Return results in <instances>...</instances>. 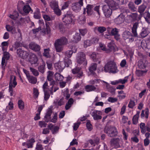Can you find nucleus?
<instances>
[{
  "label": "nucleus",
  "instance_id": "nucleus-25",
  "mask_svg": "<svg viewBox=\"0 0 150 150\" xmlns=\"http://www.w3.org/2000/svg\"><path fill=\"white\" fill-rule=\"evenodd\" d=\"M131 21L137 20L138 18V15L137 13H132L127 16Z\"/></svg>",
  "mask_w": 150,
  "mask_h": 150
},
{
  "label": "nucleus",
  "instance_id": "nucleus-40",
  "mask_svg": "<svg viewBox=\"0 0 150 150\" xmlns=\"http://www.w3.org/2000/svg\"><path fill=\"white\" fill-rule=\"evenodd\" d=\"M145 61L140 60L138 62V66L140 69L145 68L146 66V64L145 63Z\"/></svg>",
  "mask_w": 150,
  "mask_h": 150
},
{
  "label": "nucleus",
  "instance_id": "nucleus-63",
  "mask_svg": "<svg viewBox=\"0 0 150 150\" xmlns=\"http://www.w3.org/2000/svg\"><path fill=\"white\" fill-rule=\"evenodd\" d=\"M117 100V99L116 98H114L113 97H109L108 99V101L111 103H114L116 102Z\"/></svg>",
  "mask_w": 150,
  "mask_h": 150
},
{
  "label": "nucleus",
  "instance_id": "nucleus-33",
  "mask_svg": "<svg viewBox=\"0 0 150 150\" xmlns=\"http://www.w3.org/2000/svg\"><path fill=\"white\" fill-rule=\"evenodd\" d=\"M108 47L111 51L114 50H115V45L113 41H111L108 45Z\"/></svg>",
  "mask_w": 150,
  "mask_h": 150
},
{
  "label": "nucleus",
  "instance_id": "nucleus-2",
  "mask_svg": "<svg viewBox=\"0 0 150 150\" xmlns=\"http://www.w3.org/2000/svg\"><path fill=\"white\" fill-rule=\"evenodd\" d=\"M102 71L105 72L116 73L118 71L116 64L113 61H110L107 63L102 69Z\"/></svg>",
  "mask_w": 150,
  "mask_h": 150
},
{
  "label": "nucleus",
  "instance_id": "nucleus-14",
  "mask_svg": "<svg viewBox=\"0 0 150 150\" xmlns=\"http://www.w3.org/2000/svg\"><path fill=\"white\" fill-rule=\"evenodd\" d=\"M85 89L87 92L95 91L97 92L99 91V89L92 85H87L85 86Z\"/></svg>",
  "mask_w": 150,
  "mask_h": 150
},
{
  "label": "nucleus",
  "instance_id": "nucleus-5",
  "mask_svg": "<svg viewBox=\"0 0 150 150\" xmlns=\"http://www.w3.org/2000/svg\"><path fill=\"white\" fill-rule=\"evenodd\" d=\"M104 132L110 137L115 136L117 135L118 134L116 128L113 126H110L108 128H105Z\"/></svg>",
  "mask_w": 150,
  "mask_h": 150
},
{
  "label": "nucleus",
  "instance_id": "nucleus-29",
  "mask_svg": "<svg viewBox=\"0 0 150 150\" xmlns=\"http://www.w3.org/2000/svg\"><path fill=\"white\" fill-rule=\"evenodd\" d=\"M139 127L141 131L142 134H144L146 131V126L144 123L142 122L140 124Z\"/></svg>",
  "mask_w": 150,
  "mask_h": 150
},
{
  "label": "nucleus",
  "instance_id": "nucleus-47",
  "mask_svg": "<svg viewBox=\"0 0 150 150\" xmlns=\"http://www.w3.org/2000/svg\"><path fill=\"white\" fill-rule=\"evenodd\" d=\"M18 105L19 108L21 110H23L24 108V103L21 100H19L18 102Z\"/></svg>",
  "mask_w": 150,
  "mask_h": 150
},
{
  "label": "nucleus",
  "instance_id": "nucleus-62",
  "mask_svg": "<svg viewBox=\"0 0 150 150\" xmlns=\"http://www.w3.org/2000/svg\"><path fill=\"white\" fill-rule=\"evenodd\" d=\"M57 120V114L55 113L52 118L51 119L50 122H52L53 123H55L56 122Z\"/></svg>",
  "mask_w": 150,
  "mask_h": 150
},
{
  "label": "nucleus",
  "instance_id": "nucleus-6",
  "mask_svg": "<svg viewBox=\"0 0 150 150\" xmlns=\"http://www.w3.org/2000/svg\"><path fill=\"white\" fill-rule=\"evenodd\" d=\"M107 30L108 33L110 35L114 36L115 38L117 40L119 39L120 35L118 33V29L116 28H112L108 27L107 28Z\"/></svg>",
  "mask_w": 150,
  "mask_h": 150
},
{
  "label": "nucleus",
  "instance_id": "nucleus-52",
  "mask_svg": "<svg viewBox=\"0 0 150 150\" xmlns=\"http://www.w3.org/2000/svg\"><path fill=\"white\" fill-rule=\"evenodd\" d=\"M128 76L125 77L123 79H120L118 80V83H121L122 84H125L127 81Z\"/></svg>",
  "mask_w": 150,
  "mask_h": 150
},
{
  "label": "nucleus",
  "instance_id": "nucleus-1",
  "mask_svg": "<svg viewBox=\"0 0 150 150\" xmlns=\"http://www.w3.org/2000/svg\"><path fill=\"white\" fill-rule=\"evenodd\" d=\"M104 2L107 5H103L102 10L105 16L108 18L112 14L111 8L114 9L117 6V4L114 0H105Z\"/></svg>",
  "mask_w": 150,
  "mask_h": 150
},
{
  "label": "nucleus",
  "instance_id": "nucleus-50",
  "mask_svg": "<svg viewBox=\"0 0 150 150\" xmlns=\"http://www.w3.org/2000/svg\"><path fill=\"white\" fill-rule=\"evenodd\" d=\"M56 27L57 28H58L60 31L63 32L64 30V27L62 23H59L56 24Z\"/></svg>",
  "mask_w": 150,
  "mask_h": 150
},
{
  "label": "nucleus",
  "instance_id": "nucleus-26",
  "mask_svg": "<svg viewBox=\"0 0 150 150\" xmlns=\"http://www.w3.org/2000/svg\"><path fill=\"white\" fill-rule=\"evenodd\" d=\"M28 80L29 83L33 84H35L37 82V78L32 76L30 75L27 78Z\"/></svg>",
  "mask_w": 150,
  "mask_h": 150
},
{
  "label": "nucleus",
  "instance_id": "nucleus-60",
  "mask_svg": "<svg viewBox=\"0 0 150 150\" xmlns=\"http://www.w3.org/2000/svg\"><path fill=\"white\" fill-rule=\"evenodd\" d=\"M39 94L38 90L36 88H33V95L35 97L37 98L38 97Z\"/></svg>",
  "mask_w": 150,
  "mask_h": 150
},
{
  "label": "nucleus",
  "instance_id": "nucleus-3",
  "mask_svg": "<svg viewBox=\"0 0 150 150\" xmlns=\"http://www.w3.org/2000/svg\"><path fill=\"white\" fill-rule=\"evenodd\" d=\"M76 60L77 63L79 64H82L86 66L87 62L85 54L82 52H79L77 54Z\"/></svg>",
  "mask_w": 150,
  "mask_h": 150
},
{
  "label": "nucleus",
  "instance_id": "nucleus-13",
  "mask_svg": "<svg viewBox=\"0 0 150 150\" xmlns=\"http://www.w3.org/2000/svg\"><path fill=\"white\" fill-rule=\"evenodd\" d=\"M17 53L20 57L23 59L26 58L28 55V54L26 52L23 51L21 49L17 50Z\"/></svg>",
  "mask_w": 150,
  "mask_h": 150
},
{
  "label": "nucleus",
  "instance_id": "nucleus-37",
  "mask_svg": "<svg viewBox=\"0 0 150 150\" xmlns=\"http://www.w3.org/2000/svg\"><path fill=\"white\" fill-rule=\"evenodd\" d=\"M92 6L91 5H88L87 6L86 9H87V13L88 15L90 16L92 14Z\"/></svg>",
  "mask_w": 150,
  "mask_h": 150
},
{
  "label": "nucleus",
  "instance_id": "nucleus-39",
  "mask_svg": "<svg viewBox=\"0 0 150 150\" xmlns=\"http://www.w3.org/2000/svg\"><path fill=\"white\" fill-rule=\"evenodd\" d=\"M137 24L135 23L133 25V27L132 28V32L135 37H137Z\"/></svg>",
  "mask_w": 150,
  "mask_h": 150
},
{
  "label": "nucleus",
  "instance_id": "nucleus-58",
  "mask_svg": "<svg viewBox=\"0 0 150 150\" xmlns=\"http://www.w3.org/2000/svg\"><path fill=\"white\" fill-rule=\"evenodd\" d=\"M135 105V103L134 101L132 100H130L128 106L129 108L132 109Z\"/></svg>",
  "mask_w": 150,
  "mask_h": 150
},
{
  "label": "nucleus",
  "instance_id": "nucleus-4",
  "mask_svg": "<svg viewBox=\"0 0 150 150\" xmlns=\"http://www.w3.org/2000/svg\"><path fill=\"white\" fill-rule=\"evenodd\" d=\"M74 16L71 12L70 11H68L65 14L63 18V21L66 24H71L74 22Z\"/></svg>",
  "mask_w": 150,
  "mask_h": 150
},
{
  "label": "nucleus",
  "instance_id": "nucleus-10",
  "mask_svg": "<svg viewBox=\"0 0 150 150\" xmlns=\"http://www.w3.org/2000/svg\"><path fill=\"white\" fill-rule=\"evenodd\" d=\"M122 37L124 39L128 40L129 42H132L134 40V37L131 33L129 31H125L122 34Z\"/></svg>",
  "mask_w": 150,
  "mask_h": 150
},
{
  "label": "nucleus",
  "instance_id": "nucleus-27",
  "mask_svg": "<svg viewBox=\"0 0 150 150\" xmlns=\"http://www.w3.org/2000/svg\"><path fill=\"white\" fill-rule=\"evenodd\" d=\"M124 17L122 15L120 14L115 19V21L117 24H120L124 21Z\"/></svg>",
  "mask_w": 150,
  "mask_h": 150
},
{
  "label": "nucleus",
  "instance_id": "nucleus-44",
  "mask_svg": "<svg viewBox=\"0 0 150 150\" xmlns=\"http://www.w3.org/2000/svg\"><path fill=\"white\" fill-rule=\"evenodd\" d=\"M19 16L18 13L17 11H15L13 14L9 15V17L13 20H15Z\"/></svg>",
  "mask_w": 150,
  "mask_h": 150
},
{
  "label": "nucleus",
  "instance_id": "nucleus-21",
  "mask_svg": "<svg viewBox=\"0 0 150 150\" xmlns=\"http://www.w3.org/2000/svg\"><path fill=\"white\" fill-rule=\"evenodd\" d=\"M120 139L118 138H113L111 139L110 144L112 146H114L116 148L119 146Z\"/></svg>",
  "mask_w": 150,
  "mask_h": 150
},
{
  "label": "nucleus",
  "instance_id": "nucleus-38",
  "mask_svg": "<svg viewBox=\"0 0 150 150\" xmlns=\"http://www.w3.org/2000/svg\"><path fill=\"white\" fill-rule=\"evenodd\" d=\"M146 8V4H143L140 5L139 7L138 12H139L140 14L143 13L145 10Z\"/></svg>",
  "mask_w": 150,
  "mask_h": 150
},
{
  "label": "nucleus",
  "instance_id": "nucleus-53",
  "mask_svg": "<svg viewBox=\"0 0 150 150\" xmlns=\"http://www.w3.org/2000/svg\"><path fill=\"white\" fill-rule=\"evenodd\" d=\"M128 6L129 9L132 11H134L136 10V8L133 3L129 2L128 4Z\"/></svg>",
  "mask_w": 150,
  "mask_h": 150
},
{
  "label": "nucleus",
  "instance_id": "nucleus-8",
  "mask_svg": "<svg viewBox=\"0 0 150 150\" xmlns=\"http://www.w3.org/2000/svg\"><path fill=\"white\" fill-rule=\"evenodd\" d=\"M83 5V0H79L78 2H76L72 4L71 9L76 12H79L81 9V7Z\"/></svg>",
  "mask_w": 150,
  "mask_h": 150
},
{
  "label": "nucleus",
  "instance_id": "nucleus-36",
  "mask_svg": "<svg viewBox=\"0 0 150 150\" xmlns=\"http://www.w3.org/2000/svg\"><path fill=\"white\" fill-rule=\"evenodd\" d=\"M72 52L70 50H68L64 52L65 57L64 58L68 59L70 58L72 54Z\"/></svg>",
  "mask_w": 150,
  "mask_h": 150
},
{
  "label": "nucleus",
  "instance_id": "nucleus-46",
  "mask_svg": "<svg viewBox=\"0 0 150 150\" xmlns=\"http://www.w3.org/2000/svg\"><path fill=\"white\" fill-rule=\"evenodd\" d=\"M47 73V79L48 81H50L53 79L54 73L51 71H49Z\"/></svg>",
  "mask_w": 150,
  "mask_h": 150
},
{
  "label": "nucleus",
  "instance_id": "nucleus-64",
  "mask_svg": "<svg viewBox=\"0 0 150 150\" xmlns=\"http://www.w3.org/2000/svg\"><path fill=\"white\" fill-rule=\"evenodd\" d=\"M35 149V150H43V148L41 144H36Z\"/></svg>",
  "mask_w": 150,
  "mask_h": 150
},
{
  "label": "nucleus",
  "instance_id": "nucleus-9",
  "mask_svg": "<svg viewBox=\"0 0 150 150\" xmlns=\"http://www.w3.org/2000/svg\"><path fill=\"white\" fill-rule=\"evenodd\" d=\"M91 114L94 120H100L102 118V112L100 110H94L91 112Z\"/></svg>",
  "mask_w": 150,
  "mask_h": 150
},
{
  "label": "nucleus",
  "instance_id": "nucleus-51",
  "mask_svg": "<svg viewBox=\"0 0 150 150\" xmlns=\"http://www.w3.org/2000/svg\"><path fill=\"white\" fill-rule=\"evenodd\" d=\"M45 64H44L40 65L38 67L39 71L42 74L44 73L45 71Z\"/></svg>",
  "mask_w": 150,
  "mask_h": 150
},
{
  "label": "nucleus",
  "instance_id": "nucleus-45",
  "mask_svg": "<svg viewBox=\"0 0 150 150\" xmlns=\"http://www.w3.org/2000/svg\"><path fill=\"white\" fill-rule=\"evenodd\" d=\"M23 11L26 13H28L31 10V8L29 5H25L23 7Z\"/></svg>",
  "mask_w": 150,
  "mask_h": 150
},
{
  "label": "nucleus",
  "instance_id": "nucleus-34",
  "mask_svg": "<svg viewBox=\"0 0 150 150\" xmlns=\"http://www.w3.org/2000/svg\"><path fill=\"white\" fill-rule=\"evenodd\" d=\"M35 142V141L34 139L33 138H32L28 141L27 142L26 144L28 146V148H32L33 143Z\"/></svg>",
  "mask_w": 150,
  "mask_h": 150
},
{
  "label": "nucleus",
  "instance_id": "nucleus-11",
  "mask_svg": "<svg viewBox=\"0 0 150 150\" xmlns=\"http://www.w3.org/2000/svg\"><path fill=\"white\" fill-rule=\"evenodd\" d=\"M17 85L16 77L14 75H11L10 78L9 87H15Z\"/></svg>",
  "mask_w": 150,
  "mask_h": 150
},
{
  "label": "nucleus",
  "instance_id": "nucleus-18",
  "mask_svg": "<svg viewBox=\"0 0 150 150\" xmlns=\"http://www.w3.org/2000/svg\"><path fill=\"white\" fill-rule=\"evenodd\" d=\"M72 73L75 74H77V76L80 78L83 75V72L79 67L75 68L72 70Z\"/></svg>",
  "mask_w": 150,
  "mask_h": 150
},
{
  "label": "nucleus",
  "instance_id": "nucleus-19",
  "mask_svg": "<svg viewBox=\"0 0 150 150\" xmlns=\"http://www.w3.org/2000/svg\"><path fill=\"white\" fill-rule=\"evenodd\" d=\"M54 45L56 51L57 52H60L63 50V45L59 43L58 42L56 41H55Z\"/></svg>",
  "mask_w": 150,
  "mask_h": 150
},
{
  "label": "nucleus",
  "instance_id": "nucleus-31",
  "mask_svg": "<svg viewBox=\"0 0 150 150\" xmlns=\"http://www.w3.org/2000/svg\"><path fill=\"white\" fill-rule=\"evenodd\" d=\"M54 76L56 80L59 81H62L64 78L62 75L57 73L55 74Z\"/></svg>",
  "mask_w": 150,
  "mask_h": 150
},
{
  "label": "nucleus",
  "instance_id": "nucleus-15",
  "mask_svg": "<svg viewBox=\"0 0 150 150\" xmlns=\"http://www.w3.org/2000/svg\"><path fill=\"white\" fill-rule=\"evenodd\" d=\"M30 48L35 51H38L40 50V47L39 45L35 43L32 42L29 45Z\"/></svg>",
  "mask_w": 150,
  "mask_h": 150
},
{
  "label": "nucleus",
  "instance_id": "nucleus-59",
  "mask_svg": "<svg viewBox=\"0 0 150 150\" xmlns=\"http://www.w3.org/2000/svg\"><path fill=\"white\" fill-rule=\"evenodd\" d=\"M49 49H45L43 53L44 55L47 57H50V55L49 54Z\"/></svg>",
  "mask_w": 150,
  "mask_h": 150
},
{
  "label": "nucleus",
  "instance_id": "nucleus-48",
  "mask_svg": "<svg viewBox=\"0 0 150 150\" xmlns=\"http://www.w3.org/2000/svg\"><path fill=\"white\" fill-rule=\"evenodd\" d=\"M92 45V42H91L90 40H85L83 42V46L84 47L90 46Z\"/></svg>",
  "mask_w": 150,
  "mask_h": 150
},
{
  "label": "nucleus",
  "instance_id": "nucleus-30",
  "mask_svg": "<svg viewBox=\"0 0 150 150\" xmlns=\"http://www.w3.org/2000/svg\"><path fill=\"white\" fill-rule=\"evenodd\" d=\"M140 113V111H137L136 114L135 115L132 119L133 123L134 124H136L138 122V120Z\"/></svg>",
  "mask_w": 150,
  "mask_h": 150
},
{
  "label": "nucleus",
  "instance_id": "nucleus-49",
  "mask_svg": "<svg viewBox=\"0 0 150 150\" xmlns=\"http://www.w3.org/2000/svg\"><path fill=\"white\" fill-rule=\"evenodd\" d=\"M29 68L30 71L34 76H36L39 75V73L37 70L31 67Z\"/></svg>",
  "mask_w": 150,
  "mask_h": 150
},
{
  "label": "nucleus",
  "instance_id": "nucleus-35",
  "mask_svg": "<svg viewBox=\"0 0 150 150\" xmlns=\"http://www.w3.org/2000/svg\"><path fill=\"white\" fill-rule=\"evenodd\" d=\"M52 112L50 110L47 112L46 113V114L45 115V121L47 122H49L51 119L50 116L52 114Z\"/></svg>",
  "mask_w": 150,
  "mask_h": 150
},
{
  "label": "nucleus",
  "instance_id": "nucleus-28",
  "mask_svg": "<svg viewBox=\"0 0 150 150\" xmlns=\"http://www.w3.org/2000/svg\"><path fill=\"white\" fill-rule=\"evenodd\" d=\"M42 32L44 34H47L50 36L51 35V29L50 27L46 24V29H43Z\"/></svg>",
  "mask_w": 150,
  "mask_h": 150
},
{
  "label": "nucleus",
  "instance_id": "nucleus-41",
  "mask_svg": "<svg viewBox=\"0 0 150 150\" xmlns=\"http://www.w3.org/2000/svg\"><path fill=\"white\" fill-rule=\"evenodd\" d=\"M140 34L142 37L145 38L148 34V31L147 29L143 28Z\"/></svg>",
  "mask_w": 150,
  "mask_h": 150
},
{
  "label": "nucleus",
  "instance_id": "nucleus-56",
  "mask_svg": "<svg viewBox=\"0 0 150 150\" xmlns=\"http://www.w3.org/2000/svg\"><path fill=\"white\" fill-rule=\"evenodd\" d=\"M64 96H66L65 98L66 99H69L70 96V95L69 94V90L68 89H66L63 92Z\"/></svg>",
  "mask_w": 150,
  "mask_h": 150
},
{
  "label": "nucleus",
  "instance_id": "nucleus-43",
  "mask_svg": "<svg viewBox=\"0 0 150 150\" xmlns=\"http://www.w3.org/2000/svg\"><path fill=\"white\" fill-rule=\"evenodd\" d=\"M79 22L80 24H84L86 22V18L84 15L80 16L79 18Z\"/></svg>",
  "mask_w": 150,
  "mask_h": 150
},
{
  "label": "nucleus",
  "instance_id": "nucleus-20",
  "mask_svg": "<svg viewBox=\"0 0 150 150\" xmlns=\"http://www.w3.org/2000/svg\"><path fill=\"white\" fill-rule=\"evenodd\" d=\"M97 67V64L96 63H91L89 67V71L91 74H94V72L96 70Z\"/></svg>",
  "mask_w": 150,
  "mask_h": 150
},
{
  "label": "nucleus",
  "instance_id": "nucleus-61",
  "mask_svg": "<svg viewBox=\"0 0 150 150\" xmlns=\"http://www.w3.org/2000/svg\"><path fill=\"white\" fill-rule=\"evenodd\" d=\"M48 83L47 81H45L42 86V88L44 91H47V89L48 88Z\"/></svg>",
  "mask_w": 150,
  "mask_h": 150
},
{
  "label": "nucleus",
  "instance_id": "nucleus-54",
  "mask_svg": "<svg viewBox=\"0 0 150 150\" xmlns=\"http://www.w3.org/2000/svg\"><path fill=\"white\" fill-rule=\"evenodd\" d=\"M64 64H65V66L68 67L69 65L72 63L71 61V60L68 59H64Z\"/></svg>",
  "mask_w": 150,
  "mask_h": 150
},
{
  "label": "nucleus",
  "instance_id": "nucleus-57",
  "mask_svg": "<svg viewBox=\"0 0 150 150\" xmlns=\"http://www.w3.org/2000/svg\"><path fill=\"white\" fill-rule=\"evenodd\" d=\"M71 2L69 1L65 2L62 7V9H65L67 8L69 5L70 4Z\"/></svg>",
  "mask_w": 150,
  "mask_h": 150
},
{
  "label": "nucleus",
  "instance_id": "nucleus-7",
  "mask_svg": "<svg viewBox=\"0 0 150 150\" xmlns=\"http://www.w3.org/2000/svg\"><path fill=\"white\" fill-rule=\"evenodd\" d=\"M100 82L105 83L106 88L108 89L110 88L111 89V91H110L111 92H112L115 91V88L110 87L109 83L104 81L100 80V79H95L94 80H91L90 81V83L92 84L99 83Z\"/></svg>",
  "mask_w": 150,
  "mask_h": 150
},
{
  "label": "nucleus",
  "instance_id": "nucleus-55",
  "mask_svg": "<svg viewBox=\"0 0 150 150\" xmlns=\"http://www.w3.org/2000/svg\"><path fill=\"white\" fill-rule=\"evenodd\" d=\"M144 18L147 23H150V13H149L148 12L146 13V15L144 16Z\"/></svg>",
  "mask_w": 150,
  "mask_h": 150
},
{
  "label": "nucleus",
  "instance_id": "nucleus-22",
  "mask_svg": "<svg viewBox=\"0 0 150 150\" xmlns=\"http://www.w3.org/2000/svg\"><path fill=\"white\" fill-rule=\"evenodd\" d=\"M81 39V37L79 33H76L73 37L72 41L75 43H77L80 41Z\"/></svg>",
  "mask_w": 150,
  "mask_h": 150
},
{
  "label": "nucleus",
  "instance_id": "nucleus-24",
  "mask_svg": "<svg viewBox=\"0 0 150 150\" xmlns=\"http://www.w3.org/2000/svg\"><path fill=\"white\" fill-rule=\"evenodd\" d=\"M107 29L103 26H97L94 28L95 32H96L97 31H98L101 33H103Z\"/></svg>",
  "mask_w": 150,
  "mask_h": 150
},
{
  "label": "nucleus",
  "instance_id": "nucleus-32",
  "mask_svg": "<svg viewBox=\"0 0 150 150\" xmlns=\"http://www.w3.org/2000/svg\"><path fill=\"white\" fill-rule=\"evenodd\" d=\"M50 81V86H52L50 88L49 91L50 92V94L52 95L53 94V88H54V86L55 83V82L53 79L50 81Z\"/></svg>",
  "mask_w": 150,
  "mask_h": 150
},
{
  "label": "nucleus",
  "instance_id": "nucleus-12",
  "mask_svg": "<svg viewBox=\"0 0 150 150\" xmlns=\"http://www.w3.org/2000/svg\"><path fill=\"white\" fill-rule=\"evenodd\" d=\"M64 67V63L63 62H60L56 63L54 64L55 68L59 72L62 71Z\"/></svg>",
  "mask_w": 150,
  "mask_h": 150
},
{
  "label": "nucleus",
  "instance_id": "nucleus-42",
  "mask_svg": "<svg viewBox=\"0 0 150 150\" xmlns=\"http://www.w3.org/2000/svg\"><path fill=\"white\" fill-rule=\"evenodd\" d=\"M50 5L51 7L53 10L58 7V3L55 1H52L50 2Z\"/></svg>",
  "mask_w": 150,
  "mask_h": 150
},
{
  "label": "nucleus",
  "instance_id": "nucleus-17",
  "mask_svg": "<svg viewBox=\"0 0 150 150\" xmlns=\"http://www.w3.org/2000/svg\"><path fill=\"white\" fill-rule=\"evenodd\" d=\"M38 60V57L35 54H31L29 59V61L32 64H36Z\"/></svg>",
  "mask_w": 150,
  "mask_h": 150
},
{
  "label": "nucleus",
  "instance_id": "nucleus-23",
  "mask_svg": "<svg viewBox=\"0 0 150 150\" xmlns=\"http://www.w3.org/2000/svg\"><path fill=\"white\" fill-rule=\"evenodd\" d=\"M48 127L52 131L53 134H55L57 133L59 129L58 127L53 126L51 123L49 125Z\"/></svg>",
  "mask_w": 150,
  "mask_h": 150
},
{
  "label": "nucleus",
  "instance_id": "nucleus-16",
  "mask_svg": "<svg viewBox=\"0 0 150 150\" xmlns=\"http://www.w3.org/2000/svg\"><path fill=\"white\" fill-rule=\"evenodd\" d=\"M55 41L63 45H67L68 42L67 38L65 37H61Z\"/></svg>",
  "mask_w": 150,
  "mask_h": 150
}]
</instances>
